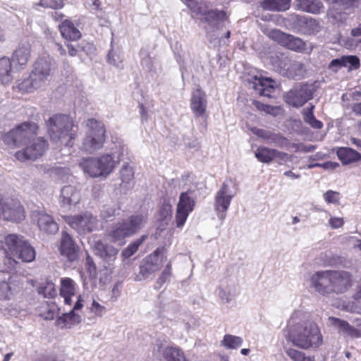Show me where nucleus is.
I'll return each mask as SVG.
<instances>
[{
    "label": "nucleus",
    "mask_w": 361,
    "mask_h": 361,
    "mask_svg": "<svg viewBox=\"0 0 361 361\" xmlns=\"http://www.w3.org/2000/svg\"><path fill=\"white\" fill-rule=\"evenodd\" d=\"M336 154L343 165L350 164L361 159V154L350 147H340Z\"/></svg>",
    "instance_id": "obj_34"
},
{
    "label": "nucleus",
    "mask_w": 361,
    "mask_h": 361,
    "mask_svg": "<svg viewBox=\"0 0 361 361\" xmlns=\"http://www.w3.org/2000/svg\"><path fill=\"white\" fill-rule=\"evenodd\" d=\"M80 166L84 172L89 174L91 177L97 178L102 176V171L97 158L90 157L84 159L80 162Z\"/></svg>",
    "instance_id": "obj_35"
},
{
    "label": "nucleus",
    "mask_w": 361,
    "mask_h": 361,
    "mask_svg": "<svg viewBox=\"0 0 361 361\" xmlns=\"http://www.w3.org/2000/svg\"><path fill=\"white\" fill-rule=\"evenodd\" d=\"M12 64L9 58L0 59V80L4 84H8L13 80Z\"/></svg>",
    "instance_id": "obj_40"
},
{
    "label": "nucleus",
    "mask_w": 361,
    "mask_h": 361,
    "mask_svg": "<svg viewBox=\"0 0 361 361\" xmlns=\"http://www.w3.org/2000/svg\"><path fill=\"white\" fill-rule=\"evenodd\" d=\"M329 224L332 228H338L343 225V220L340 217H331Z\"/></svg>",
    "instance_id": "obj_62"
},
{
    "label": "nucleus",
    "mask_w": 361,
    "mask_h": 361,
    "mask_svg": "<svg viewBox=\"0 0 361 361\" xmlns=\"http://www.w3.org/2000/svg\"><path fill=\"white\" fill-rule=\"evenodd\" d=\"M38 126L35 123L24 122L6 133L4 142L9 146L20 147L27 145L37 134Z\"/></svg>",
    "instance_id": "obj_7"
},
{
    "label": "nucleus",
    "mask_w": 361,
    "mask_h": 361,
    "mask_svg": "<svg viewBox=\"0 0 361 361\" xmlns=\"http://www.w3.org/2000/svg\"><path fill=\"white\" fill-rule=\"evenodd\" d=\"M147 238V235H143L140 238L136 239L131 243H130L127 247H126L121 255L123 258L128 259L133 256L138 250L139 247L143 243V242Z\"/></svg>",
    "instance_id": "obj_45"
},
{
    "label": "nucleus",
    "mask_w": 361,
    "mask_h": 361,
    "mask_svg": "<svg viewBox=\"0 0 361 361\" xmlns=\"http://www.w3.org/2000/svg\"><path fill=\"white\" fill-rule=\"evenodd\" d=\"M64 220L73 229L79 234H86L92 232L99 227V220L89 212H85L78 215L64 216Z\"/></svg>",
    "instance_id": "obj_10"
},
{
    "label": "nucleus",
    "mask_w": 361,
    "mask_h": 361,
    "mask_svg": "<svg viewBox=\"0 0 361 361\" xmlns=\"http://www.w3.org/2000/svg\"><path fill=\"white\" fill-rule=\"evenodd\" d=\"M80 316L76 314L73 310L68 313L63 314L57 319V324L61 328H71L72 326L80 322Z\"/></svg>",
    "instance_id": "obj_42"
},
{
    "label": "nucleus",
    "mask_w": 361,
    "mask_h": 361,
    "mask_svg": "<svg viewBox=\"0 0 361 361\" xmlns=\"http://www.w3.org/2000/svg\"><path fill=\"white\" fill-rule=\"evenodd\" d=\"M0 214L4 220L18 222L25 218L24 209L16 200L4 198L0 195Z\"/></svg>",
    "instance_id": "obj_11"
},
{
    "label": "nucleus",
    "mask_w": 361,
    "mask_h": 361,
    "mask_svg": "<svg viewBox=\"0 0 361 361\" xmlns=\"http://www.w3.org/2000/svg\"><path fill=\"white\" fill-rule=\"evenodd\" d=\"M75 283L70 278H64L61 281L60 295L64 299V302L71 305L72 303V297L75 293Z\"/></svg>",
    "instance_id": "obj_32"
},
{
    "label": "nucleus",
    "mask_w": 361,
    "mask_h": 361,
    "mask_svg": "<svg viewBox=\"0 0 361 361\" xmlns=\"http://www.w3.org/2000/svg\"><path fill=\"white\" fill-rule=\"evenodd\" d=\"M94 248L96 255L108 263L116 260L118 252V250L113 245L104 243L100 240L94 243Z\"/></svg>",
    "instance_id": "obj_26"
},
{
    "label": "nucleus",
    "mask_w": 361,
    "mask_h": 361,
    "mask_svg": "<svg viewBox=\"0 0 361 361\" xmlns=\"http://www.w3.org/2000/svg\"><path fill=\"white\" fill-rule=\"evenodd\" d=\"M329 68L334 71H337L339 68L343 66V56L339 59H335L331 61L329 66Z\"/></svg>",
    "instance_id": "obj_61"
},
{
    "label": "nucleus",
    "mask_w": 361,
    "mask_h": 361,
    "mask_svg": "<svg viewBox=\"0 0 361 361\" xmlns=\"http://www.w3.org/2000/svg\"><path fill=\"white\" fill-rule=\"evenodd\" d=\"M268 35L273 40L277 42L281 45L284 46L288 35L279 30H272L269 32Z\"/></svg>",
    "instance_id": "obj_55"
},
{
    "label": "nucleus",
    "mask_w": 361,
    "mask_h": 361,
    "mask_svg": "<svg viewBox=\"0 0 361 361\" xmlns=\"http://www.w3.org/2000/svg\"><path fill=\"white\" fill-rule=\"evenodd\" d=\"M140 56L142 66L147 71H151L153 67L154 59L150 56L149 52L146 49H142L140 51Z\"/></svg>",
    "instance_id": "obj_50"
},
{
    "label": "nucleus",
    "mask_w": 361,
    "mask_h": 361,
    "mask_svg": "<svg viewBox=\"0 0 361 361\" xmlns=\"http://www.w3.org/2000/svg\"><path fill=\"white\" fill-rule=\"evenodd\" d=\"M243 343V339L236 336L226 334L222 341V344L227 348L235 349L240 347Z\"/></svg>",
    "instance_id": "obj_48"
},
{
    "label": "nucleus",
    "mask_w": 361,
    "mask_h": 361,
    "mask_svg": "<svg viewBox=\"0 0 361 361\" xmlns=\"http://www.w3.org/2000/svg\"><path fill=\"white\" fill-rule=\"evenodd\" d=\"M0 248L4 254L11 267H13L20 259L24 262H32L36 255L34 247L23 236L8 234L0 243Z\"/></svg>",
    "instance_id": "obj_2"
},
{
    "label": "nucleus",
    "mask_w": 361,
    "mask_h": 361,
    "mask_svg": "<svg viewBox=\"0 0 361 361\" xmlns=\"http://www.w3.org/2000/svg\"><path fill=\"white\" fill-rule=\"evenodd\" d=\"M121 187L125 190L131 189L134 185V171L128 164L125 163L120 171Z\"/></svg>",
    "instance_id": "obj_37"
},
{
    "label": "nucleus",
    "mask_w": 361,
    "mask_h": 361,
    "mask_svg": "<svg viewBox=\"0 0 361 361\" xmlns=\"http://www.w3.org/2000/svg\"><path fill=\"white\" fill-rule=\"evenodd\" d=\"M123 150V147L119 146L118 152L114 151L111 154H106L97 158L102 171V176H106L113 171L116 164L122 159L121 157Z\"/></svg>",
    "instance_id": "obj_22"
},
{
    "label": "nucleus",
    "mask_w": 361,
    "mask_h": 361,
    "mask_svg": "<svg viewBox=\"0 0 361 361\" xmlns=\"http://www.w3.org/2000/svg\"><path fill=\"white\" fill-rule=\"evenodd\" d=\"M37 292L44 298H53L57 295L55 285L50 281L42 282L37 288Z\"/></svg>",
    "instance_id": "obj_44"
},
{
    "label": "nucleus",
    "mask_w": 361,
    "mask_h": 361,
    "mask_svg": "<svg viewBox=\"0 0 361 361\" xmlns=\"http://www.w3.org/2000/svg\"><path fill=\"white\" fill-rule=\"evenodd\" d=\"M59 251L69 262H74L79 257V247L67 232L62 231Z\"/></svg>",
    "instance_id": "obj_19"
},
{
    "label": "nucleus",
    "mask_w": 361,
    "mask_h": 361,
    "mask_svg": "<svg viewBox=\"0 0 361 361\" xmlns=\"http://www.w3.org/2000/svg\"><path fill=\"white\" fill-rule=\"evenodd\" d=\"M295 7L298 10L313 14H318L324 8L320 0H295Z\"/></svg>",
    "instance_id": "obj_33"
},
{
    "label": "nucleus",
    "mask_w": 361,
    "mask_h": 361,
    "mask_svg": "<svg viewBox=\"0 0 361 361\" xmlns=\"http://www.w3.org/2000/svg\"><path fill=\"white\" fill-rule=\"evenodd\" d=\"M78 48L80 49V51L85 52L87 55H90L94 53V47L92 44L82 42L78 44Z\"/></svg>",
    "instance_id": "obj_60"
},
{
    "label": "nucleus",
    "mask_w": 361,
    "mask_h": 361,
    "mask_svg": "<svg viewBox=\"0 0 361 361\" xmlns=\"http://www.w3.org/2000/svg\"><path fill=\"white\" fill-rule=\"evenodd\" d=\"M171 276V274L162 271L161 274L157 281V288H160L164 283L169 280Z\"/></svg>",
    "instance_id": "obj_63"
},
{
    "label": "nucleus",
    "mask_w": 361,
    "mask_h": 361,
    "mask_svg": "<svg viewBox=\"0 0 361 361\" xmlns=\"http://www.w3.org/2000/svg\"><path fill=\"white\" fill-rule=\"evenodd\" d=\"M287 154L275 149L261 146L257 147L255 152V156L260 162L269 164L276 158L283 159Z\"/></svg>",
    "instance_id": "obj_28"
},
{
    "label": "nucleus",
    "mask_w": 361,
    "mask_h": 361,
    "mask_svg": "<svg viewBox=\"0 0 361 361\" xmlns=\"http://www.w3.org/2000/svg\"><path fill=\"white\" fill-rule=\"evenodd\" d=\"M291 0H264L262 3L264 9L274 11H285L290 6Z\"/></svg>",
    "instance_id": "obj_41"
},
{
    "label": "nucleus",
    "mask_w": 361,
    "mask_h": 361,
    "mask_svg": "<svg viewBox=\"0 0 361 361\" xmlns=\"http://www.w3.org/2000/svg\"><path fill=\"white\" fill-rule=\"evenodd\" d=\"M52 71L50 61L44 59L37 60L33 64V68L28 78L24 79L18 85L19 90L31 92L44 86L49 80Z\"/></svg>",
    "instance_id": "obj_5"
},
{
    "label": "nucleus",
    "mask_w": 361,
    "mask_h": 361,
    "mask_svg": "<svg viewBox=\"0 0 361 361\" xmlns=\"http://www.w3.org/2000/svg\"><path fill=\"white\" fill-rule=\"evenodd\" d=\"M81 199L79 190L75 186L68 185L61 190L59 202L60 206L65 209H70L72 206L77 205Z\"/></svg>",
    "instance_id": "obj_21"
},
{
    "label": "nucleus",
    "mask_w": 361,
    "mask_h": 361,
    "mask_svg": "<svg viewBox=\"0 0 361 361\" xmlns=\"http://www.w3.org/2000/svg\"><path fill=\"white\" fill-rule=\"evenodd\" d=\"M305 73V68L304 65L299 61H293L290 63V66L283 70L282 74L286 77L299 80L302 78Z\"/></svg>",
    "instance_id": "obj_39"
},
{
    "label": "nucleus",
    "mask_w": 361,
    "mask_h": 361,
    "mask_svg": "<svg viewBox=\"0 0 361 361\" xmlns=\"http://www.w3.org/2000/svg\"><path fill=\"white\" fill-rule=\"evenodd\" d=\"M90 310L97 317H102L106 312V307L95 300H93Z\"/></svg>",
    "instance_id": "obj_57"
},
{
    "label": "nucleus",
    "mask_w": 361,
    "mask_h": 361,
    "mask_svg": "<svg viewBox=\"0 0 361 361\" xmlns=\"http://www.w3.org/2000/svg\"><path fill=\"white\" fill-rule=\"evenodd\" d=\"M47 127L51 140L56 143L69 145L70 142L75 137L73 121L67 115L59 114L51 117Z\"/></svg>",
    "instance_id": "obj_4"
},
{
    "label": "nucleus",
    "mask_w": 361,
    "mask_h": 361,
    "mask_svg": "<svg viewBox=\"0 0 361 361\" xmlns=\"http://www.w3.org/2000/svg\"><path fill=\"white\" fill-rule=\"evenodd\" d=\"M171 218L172 206L168 200L164 199L157 214V221L160 226H165L171 222Z\"/></svg>",
    "instance_id": "obj_38"
},
{
    "label": "nucleus",
    "mask_w": 361,
    "mask_h": 361,
    "mask_svg": "<svg viewBox=\"0 0 361 361\" xmlns=\"http://www.w3.org/2000/svg\"><path fill=\"white\" fill-rule=\"evenodd\" d=\"M283 47L293 51H300L305 49V43L300 38L288 35Z\"/></svg>",
    "instance_id": "obj_47"
},
{
    "label": "nucleus",
    "mask_w": 361,
    "mask_h": 361,
    "mask_svg": "<svg viewBox=\"0 0 361 361\" xmlns=\"http://www.w3.org/2000/svg\"><path fill=\"white\" fill-rule=\"evenodd\" d=\"M25 278L18 274L10 275L8 281L0 283V299L11 300L20 293L24 284Z\"/></svg>",
    "instance_id": "obj_14"
},
{
    "label": "nucleus",
    "mask_w": 361,
    "mask_h": 361,
    "mask_svg": "<svg viewBox=\"0 0 361 361\" xmlns=\"http://www.w3.org/2000/svg\"><path fill=\"white\" fill-rule=\"evenodd\" d=\"M252 133L262 139L265 142L274 145L279 147H287L289 145L288 140L279 133H274L269 130L261 129L256 127L251 128Z\"/></svg>",
    "instance_id": "obj_20"
},
{
    "label": "nucleus",
    "mask_w": 361,
    "mask_h": 361,
    "mask_svg": "<svg viewBox=\"0 0 361 361\" xmlns=\"http://www.w3.org/2000/svg\"><path fill=\"white\" fill-rule=\"evenodd\" d=\"M331 293H344L352 286V277L349 272L331 270Z\"/></svg>",
    "instance_id": "obj_17"
},
{
    "label": "nucleus",
    "mask_w": 361,
    "mask_h": 361,
    "mask_svg": "<svg viewBox=\"0 0 361 361\" xmlns=\"http://www.w3.org/2000/svg\"><path fill=\"white\" fill-rule=\"evenodd\" d=\"M201 20L207 25L209 28L218 30L226 23H229L228 16L223 10L212 9L203 12L201 16Z\"/></svg>",
    "instance_id": "obj_18"
},
{
    "label": "nucleus",
    "mask_w": 361,
    "mask_h": 361,
    "mask_svg": "<svg viewBox=\"0 0 361 361\" xmlns=\"http://www.w3.org/2000/svg\"><path fill=\"white\" fill-rule=\"evenodd\" d=\"M32 216L37 219L40 230L50 234H54L59 231V226L51 216L44 212H34Z\"/></svg>",
    "instance_id": "obj_25"
},
{
    "label": "nucleus",
    "mask_w": 361,
    "mask_h": 361,
    "mask_svg": "<svg viewBox=\"0 0 361 361\" xmlns=\"http://www.w3.org/2000/svg\"><path fill=\"white\" fill-rule=\"evenodd\" d=\"M166 258L164 247H158L153 253L146 257L140 267V274L144 279L157 271L163 265Z\"/></svg>",
    "instance_id": "obj_13"
},
{
    "label": "nucleus",
    "mask_w": 361,
    "mask_h": 361,
    "mask_svg": "<svg viewBox=\"0 0 361 361\" xmlns=\"http://www.w3.org/2000/svg\"><path fill=\"white\" fill-rule=\"evenodd\" d=\"M302 313L295 312L288 322V338L302 349L317 348L322 343V336L318 326L313 322L300 319Z\"/></svg>",
    "instance_id": "obj_1"
},
{
    "label": "nucleus",
    "mask_w": 361,
    "mask_h": 361,
    "mask_svg": "<svg viewBox=\"0 0 361 361\" xmlns=\"http://www.w3.org/2000/svg\"><path fill=\"white\" fill-rule=\"evenodd\" d=\"M315 90L314 84L300 83L284 94V99L288 105L298 108L312 99Z\"/></svg>",
    "instance_id": "obj_9"
},
{
    "label": "nucleus",
    "mask_w": 361,
    "mask_h": 361,
    "mask_svg": "<svg viewBox=\"0 0 361 361\" xmlns=\"http://www.w3.org/2000/svg\"><path fill=\"white\" fill-rule=\"evenodd\" d=\"M324 199L328 203L338 204L340 200V194L338 192L329 190L324 194Z\"/></svg>",
    "instance_id": "obj_56"
},
{
    "label": "nucleus",
    "mask_w": 361,
    "mask_h": 361,
    "mask_svg": "<svg viewBox=\"0 0 361 361\" xmlns=\"http://www.w3.org/2000/svg\"><path fill=\"white\" fill-rule=\"evenodd\" d=\"M61 36L69 41H77L82 37L80 31L70 19H66L59 25Z\"/></svg>",
    "instance_id": "obj_30"
},
{
    "label": "nucleus",
    "mask_w": 361,
    "mask_h": 361,
    "mask_svg": "<svg viewBox=\"0 0 361 361\" xmlns=\"http://www.w3.org/2000/svg\"><path fill=\"white\" fill-rule=\"evenodd\" d=\"M190 190L182 192L180 195L176 213V224L178 228L183 226L189 214L194 209L195 202L193 197L190 196Z\"/></svg>",
    "instance_id": "obj_15"
},
{
    "label": "nucleus",
    "mask_w": 361,
    "mask_h": 361,
    "mask_svg": "<svg viewBox=\"0 0 361 361\" xmlns=\"http://www.w3.org/2000/svg\"><path fill=\"white\" fill-rule=\"evenodd\" d=\"M238 293V286L234 281L226 279L221 281L217 294L224 303H228Z\"/></svg>",
    "instance_id": "obj_24"
},
{
    "label": "nucleus",
    "mask_w": 361,
    "mask_h": 361,
    "mask_svg": "<svg viewBox=\"0 0 361 361\" xmlns=\"http://www.w3.org/2000/svg\"><path fill=\"white\" fill-rule=\"evenodd\" d=\"M30 58V45L27 43L22 44L13 51L12 61L15 63L16 69L24 68Z\"/></svg>",
    "instance_id": "obj_27"
},
{
    "label": "nucleus",
    "mask_w": 361,
    "mask_h": 361,
    "mask_svg": "<svg viewBox=\"0 0 361 361\" xmlns=\"http://www.w3.org/2000/svg\"><path fill=\"white\" fill-rule=\"evenodd\" d=\"M48 143L43 137L32 138L27 147L18 151L15 156L19 161L35 160L41 157L47 149Z\"/></svg>",
    "instance_id": "obj_12"
},
{
    "label": "nucleus",
    "mask_w": 361,
    "mask_h": 361,
    "mask_svg": "<svg viewBox=\"0 0 361 361\" xmlns=\"http://www.w3.org/2000/svg\"><path fill=\"white\" fill-rule=\"evenodd\" d=\"M286 352L293 361H314V357L305 356L304 353L293 348H288Z\"/></svg>",
    "instance_id": "obj_49"
},
{
    "label": "nucleus",
    "mask_w": 361,
    "mask_h": 361,
    "mask_svg": "<svg viewBox=\"0 0 361 361\" xmlns=\"http://www.w3.org/2000/svg\"><path fill=\"white\" fill-rule=\"evenodd\" d=\"M320 30L319 23L314 18L306 17L300 32L306 35H312L319 32Z\"/></svg>",
    "instance_id": "obj_46"
},
{
    "label": "nucleus",
    "mask_w": 361,
    "mask_h": 361,
    "mask_svg": "<svg viewBox=\"0 0 361 361\" xmlns=\"http://www.w3.org/2000/svg\"><path fill=\"white\" fill-rule=\"evenodd\" d=\"M207 106L206 94L200 88L195 90L190 99V108L195 117L206 118Z\"/></svg>",
    "instance_id": "obj_23"
},
{
    "label": "nucleus",
    "mask_w": 361,
    "mask_h": 361,
    "mask_svg": "<svg viewBox=\"0 0 361 361\" xmlns=\"http://www.w3.org/2000/svg\"><path fill=\"white\" fill-rule=\"evenodd\" d=\"M275 81L269 78H254L253 89L261 96L271 97L274 92Z\"/></svg>",
    "instance_id": "obj_29"
},
{
    "label": "nucleus",
    "mask_w": 361,
    "mask_h": 361,
    "mask_svg": "<svg viewBox=\"0 0 361 361\" xmlns=\"http://www.w3.org/2000/svg\"><path fill=\"white\" fill-rule=\"evenodd\" d=\"M233 188L234 184L233 182L226 180L216 194L214 207L217 217L221 221L226 219L227 210L230 207L232 199L236 194Z\"/></svg>",
    "instance_id": "obj_8"
},
{
    "label": "nucleus",
    "mask_w": 361,
    "mask_h": 361,
    "mask_svg": "<svg viewBox=\"0 0 361 361\" xmlns=\"http://www.w3.org/2000/svg\"><path fill=\"white\" fill-rule=\"evenodd\" d=\"M66 47L68 49V55L71 56H75L78 55V53L80 51V49L78 48V45L77 47H75L74 45L71 44H66Z\"/></svg>",
    "instance_id": "obj_64"
},
{
    "label": "nucleus",
    "mask_w": 361,
    "mask_h": 361,
    "mask_svg": "<svg viewBox=\"0 0 361 361\" xmlns=\"http://www.w3.org/2000/svg\"><path fill=\"white\" fill-rule=\"evenodd\" d=\"M147 214L137 213L114 224L107 235L112 242H122L125 238L130 237L141 229L147 223Z\"/></svg>",
    "instance_id": "obj_3"
},
{
    "label": "nucleus",
    "mask_w": 361,
    "mask_h": 361,
    "mask_svg": "<svg viewBox=\"0 0 361 361\" xmlns=\"http://www.w3.org/2000/svg\"><path fill=\"white\" fill-rule=\"evenodd\" d=\"M331 324L338 329L339 333L358 338L361 337V329H357L349 324L346 321L336 317L329 318Z\"/></svg>",
    "instance_id": "obj_31"
},
{
    "label": "nucleus",
    "mask_w": 361,
    "mask_h": 361,
    "mask_svg": "<svg viewBox=\"0 0 361 361\" xmlns=\"http://www.w3.org/2000/svg\"><path fill=\"white\" fill-rule=\"evenodd\" d=\"M161 350L164 361H176L177 358L179 360L185 358L182 350L176 346L167 345L164 347L160 344L158 346V350L161 351Z\"/></svg>",
    "instance_id": "obj_36"
},
{
    "label": "nucleus",
    "mask_w": 361,
    "mask_h": 361,
    "mask_svg": "<svg viewBox=\"0 0 361 361\" xmlns=\"http://www.w3.org/2000/svg\"><path fill=\"white\" fill-rule=\"evenodd\" d=\"M116 211L114 206L104 205L101 211V216L104 219H109L115 215Z\"/></svg>",
    "instance_id": "obj_58"
},
{
    "label": "nucleus",
    "mask_w": 361,
    "mask_h": 361,
    "mask_svg": "<svg viewBox=\"0 0 361 361\" xmlns=\"http://www.w3.org/2000/svg\"><path fill=\"white\" fill-rule=\"evenodd\" d=\"M343 66L348 69H357L360 67V59L356 56H343Z\"/></svg>",
    "instance_id": "obj_54"
},
{
    "label": "nucleus",
    "mask_w": 361,
    "mask_h": 361,
    "mask_svg": "<svg viewBox=\"0 0 361 361\" xmlns=\"http://www.w3.org/2000/svg\"><path fill=\"white\" fill-rule=\"evenodd\" d=\"M306 16H300L296 13H292L288 16V20L292 24L293 27L300 32V30L305 23Z\"/></svg>",
    "instance_id": "obj_52"
},
{
    "label": "nucleus",
    "mask_w": 361,
    "mask_h": 361,
    "mask_svg": "<svg viewBox=\"0 0 361 361\" xmlns=\"http://www.w3.org/2000/svg\"><path fill=\"white\" fill-rule=\"evenodd\" d=\"M36 5L46 8L60 9L64 6V3L62 0H40Z\"/></svg>",
    "instance_id": "obj_51"
},
{
    "label": "nucleus",
    "mask_w": 361,
    "mask_h": 361,
    "mask_svg": "<svg viewBox=\"0 0 361 361\" xmlns=\"http://www.w3.org/2000/svg\"><path fill=\"white\" fill-rule=\"evenodd\" d=\"M87 130L83 139L81 149L90 154L100 149L105 142V128L104 124L94 118L87 123Z\"/></svg>",
    "instance_id": "obj_6"
},
{
    "label": "nucleus",
    "mask_w": 361,
    "mask_h": 361,
    "mask_svg": "<svg viewBox=\"0 0 361 361\" xmlns=\"http://www.w3.org/2000/svg\"><path fill=\"white\" fill-rule=\"evenodd\" d=\"M187 7L197 16H201L205 11L196 0H182Z\"/></svg>",
    "instance_id": "obj_53"
},
{
    "label": "nucleus",
    "mask_w": 361,
    "mask_h": 361,
    "mask_svg": "<svg viewBox=\"0 0 361 361\" xmlns=\"http://www.w3.org/2000/svg\"><path fill=\"white\" fill-rule=\"evenodd\" d=\"M108 62L113 66L119 67L122 60L118 54L114 51H110L108 54Z\"/></svg>",
    "instance_id": "obj_59"
},
{
    "label": "nucleus",
    "mask_w": 361,
    "mask_h": 361,
    "mask_svg": "<svg viewBox=\"0 0 361 361\" xmlns=\"http://www.w3.org/2000/svg\"><path fill=\"white\" fill-rule=\"evenodd\" d=\"M331 270L319 271L310 277V287L319 294L329 296L331 293Z\"/></svg>",
    "instance_id": "obj_16"
},
{
    "label": "nucleus",
    "mask_w": 361,
    "mask_h": 361,
    "mask_svg": "<svg viewBox=\"0 0 361 361\" xmlns=\"http://www.w3.org/2000/svg\"><path fill=\"white\" fill-rule=\"evenodd\" d=\"M314 106L312 104H310L308 107L304 109L302 111L303 120L312 128L319 130L322 128L323 123L314 116Z\"/></svg>",
    "instance_id": "obj_43"
}]
</instances>
